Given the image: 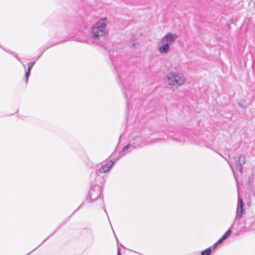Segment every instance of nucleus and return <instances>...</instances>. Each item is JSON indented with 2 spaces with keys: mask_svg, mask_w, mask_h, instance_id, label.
<instances>
[{
  "mask_svg": "<svg viewBox=\"0 0 255 255\" xmlns=\"http://www.w3.org/2000/svg\"><path fill=\"white\" fill-rule=\"evenodd\" d=\"M239 106H240L241 107H242V108H246V107H243V106H242V104H241L240 103H239Z\"/></svg>",
  "mask_w": 255,
  "mask_h": 255,
  "instance_id": "aec40b11",
  "label": "nucleus"
},
{
  "mask_svg": "<svg viewBox=\"0 0 255 255\" xmlns=\"http://www.w3.org/2000/svg\"><path fill=\"white\" fill-rule=\"evenodd\" d=\"M162 44L163 45L158 48V51L160 54H166L169 51L170 45L166 43Z\"/></svg>",
  "mask_w": 255,
  "mask_h": 255,
  "instance_id": "1a4fd4ad",
  "label": "nucleus"
},
{
  "mask_svg": "<svg viewBox=\"0 0 255 255\" xmlns=\"http://www.w3.org/2000/svg\"><path fill=\"white\" fill-rule=\"evenodd\" d=\"M34 64H35L34 61L30 62L28 63L27 64V66H28L27 70L26 71L25 74L26 83H27L28 82V77L30 74L31 70Z\"/></svg>",
  "mask_w": 255,
  "mask_h": 255,
  "instance_id": "9d476101",
  "label": "nucleus"
},
{
  "mask_svg": "<svg viewBox=\"0 0 255 255\" xmlns=\"http://www.w3.org/2000/svg\"><path fill=\"white\" fill-rule=\"evenodd\" d=\"M235 166L237 170L242 172V166L246 162V157L244 155H241L238 157L234 158Z\"/></svg>",
  "mask_w": 255,
  "mask_h": 255,
  "instance_id": "39448f33",
  "label": "nucleus"
},
{
  "mask_svg": "<svg viewBox=\"0 0 255 255\" xmlns=\"http://www.w3.org/2000/svg\"><path fill=\"white\" fill-rule=\"evenodd\" d=\"M172 139L174 140H175V141H180V142H181V141H185V140L184 139V138L183 137H178L176 135L175 137H171Z\"/></svg>",
  "mask_w": 255,
  "mask_h": 255,
  "instance_id": "4468645a",
  "label": "nucleus"
},
{
  "mask_svg": "<svg viewBox=\"0 0 255 255\" xmlns=\"http://www.w3.org/2000/svg\"><path fill=\"white\" fill-rule=\"evenodd\" d=\"M117 255H121V250L119 248H118Z\"/></svg>",
  "mask_w": 255,
  "mask_h": 255,
  "instance_id": "a211bd4d",
  "label": "nucleus"
},
{
  "mask_svg": "<svg viewBox=\"0 0 255 255\" xmlns=\"http://www.w3.org/2000/svg\"><path fill=\"white\" fill-rule=\"evenodd\" d=\"M95 177H97V178H101L100 177L98 176L97 172L92 173L91 177L94 178Z\"/></svg>",
  "mask_w": 255,
  "mask_h": 255,
  "instance_id": "2eb2a0df",
  "label": "nucleus"
},
{
  "mask_svg": "<svg viewBox=\"0 0 255 255\" xmlns=\"http://www.w3.org/2000/svg\"><path fill=\"white\" fill-rule=\"evenodd\" d=\"M80 207H81V206H79V207H78V208L77 210H78L79 208H80Z\"/></svg>",
  "mask_w": 255,
  "mask_h": 255,
  "instance_id": "4be33fe9",
  "label": "nucleus"
},
{
  "mask_svg": "<svg viewBox=\"0 0 255 255\" xmlns=\"http://www.w3.org/2000/svg\"><path fill=\"white\" fill-rule=\"evenodd\" d=\"M102 188L99 185H94L90 188L88 195L87 200L92 202L97 199L101 195Z\"/></svg>",
  "mask_w": 255,
  "mask_h": 255,
  "instance_id": "7ed1b4c3",
  "label": "nucleus"
},
{
  "mask_svg": "<svg viewBox=\"0 0 255 255\" xmlns=\"http://www.w3.org/2000/svg\"><path fill=\"white\" fill-rule=\"evenodd\" d=\"M229 165H230V167L231 168L233 173H234V168H233V165L232 164H231L229 162H228Z\"/></svg>",
  "mask_w": 255,
  "mask_h": 255,
  "instance_id": "f3484780",
  "label": "nucleus"
},
{
  "mask_svg": "<svg viewBox=\"0 0 255 255\" xmlns=\"http://www.w3.org/2000/svg\"><path fill=\"white\" fill-rule=\"evenodd\" d=\"M128 86V87L127 88V87L126 86H125V89L126 91H124V92H125V95L127 99H128L129 98L131 97L130 88H129L128 87V86Z\"/></svg>",
  "mask_w": 255,
  "mask_h": 255,
  "instance_id": "f8f14e48",
  "label": "nucleus"
},
{
  "mask_svg": "<svg viewBox=\"0 0 255 255\" xmlns=\"http://www.w3.org/2000/svg\"><path fill=\"white\" fill-rule=\"evenodd\" d=\"M244 204L243 200L240 197L239 194H238V201L236 210V220H237L238 218L241 219L242 218V214L244 211Z\"/></svg>",
  "mask_w": 255,
  "mask_h": 255,
  "instance_id": "0eeeda50",
  "label": "nucleus"
},
{
  "mask_svg": "<svg viewBox=\"0 0 255 255\" xmlns=\"http://www.w3.org/2000/svg\"><path fill=\"white\" fill-rule=\"evenodd\" d=\"M107 19L103 18L95 23L91 28L90 36L89 43L99 45L102 42V39L108 32L107 28Z\"/></svg>",
  "mask_w": 255,
  "mask_h": 255,
  "instance_id": "f257e3e1",
  "label": "nucleus"
},
{
  "mask_svg": "<svg viewBox=\"0 0 255 255\" xmlns=\"http://www.w3.org/2000/svg\"><path fill=\"white\" fill-rule=\"evenodd\" d=\"M167 81L170 85L179 87L182 85L185 81L184 77L180 73L171 72L168 74Z\"/></svg>",
  "mask_w": 255,
  "mask_h": 255,
  "instance_id": "f03ea898",
  "label": "nucleus"
},
{
  "mask_svg": "<svg viewBox=\"0 0 255 255\" xmlns=\"http://www.w3.org/2000/svg\"><path fill=\"white\" fill-rule=\"evenodd\" d=\"M234 226V224H232L230 228L226 232V233L221 237V238L224 241L230 236L232 233L231 229Z\"/></svg>",
  "mask_w": 255,
  "mask_h": 255,
  "instance_id": "9b49d317",
  "label": "nucleus"
},
{
  "mask_svg": "<svg viewBox=\"0 0 255 255\" xmlns=\"http://www.w3.org/2000/svg\"><path fill=\"white\" fill-rule=\"evenodd\" d=\"M80 207H81V206H79V207H78V208L77 210H78L79 208H80Z\"/></svg>",
  "mask_w": 255,
  "mask_h": 255,
  "instance_id": "5701e85b",
  "label": "nucleus"
},
{
  "mask_svg": "<svg viewBox=\"0 0 255 255\" xmlns=\"http://www.w3.org/2000/svg\"><path fill=\"white\" fill-rule=\"evenodd\" d=\"M212 250L210 248H209L201 252V255H210Z\"/></svg>",
  "mask_w": 255,
  "mask_h": 255,
  "instance_id": "ddd939ff",
  "label": "nucleus"
},
{
  "mask_svg": "<svg viewBox=\"0 0 255 255\" xmlns=\"http://www.w3.org/2000/svg\"><path fill=\"white\" fill-rule=\"evenodd\" d=\"M116 161H109L106 164L102 165L99 168V172L100 173H106L109 171L111 167L114 165Z\"/></svg>",
  "mask_w": 255,
  "mask_h": 255,
  "instance_id": "6e6552de",
  "label": "nucleus"
},
{
  "mask_svg": "<svg viewBox=\"0 0 255 255\" xmlns=\"http://www.w3.org/2000/svg\"><path fill=\"white\" fill-rule=\"evenodd\" d=\"M177 38L176 34L168 32L160 39V43H166L171 45L175 42Z\"/></svg>",
  "mask_w": 255,
  "mask_h": 255,
  "instance_id": "20e7f679",
  "label": "nucleus"
},
{
  "mask_svg": "<svg viewBox=\"0 0 255 255\" xmlns=\"http://www.w3.org/2000/svg\"><path fill=\"white\" fill-rule=\"evenodd\" d=\"M10 53L14 56V57H16V55L14 54V53H11L10 52Z\"/></svg>",
  "mask_w": 255,
  "mask_h": 255,
  "instance_id": "412c9836",
  "label": "nucleus"
},
{
  "mask_svg": "<svg viewBox=\"0 0 255 255\" xmlns=\"http://www.w3.org/2000/svg\"><path fill=\"white\" fill-rule=\"evenodd\" d=\"M218 245V244H217V243H216L214 245H213V247L214 248H215L217 245Z\"/></svg>",
  "mask_w": 255,
  "mask_h": 255,
  "instance_id": "6ab92c4d",
  "label": "nucleus"
},
{
  "mask_svg": "<svg viewBox=\"0 0 255 255\" xmlns=\"http://www.w3.org/2000/svg\"><path fill=\"white\" fill-rule=\"evenodd\" d=\"M139 145H135L134 144L128 143L126 146H125L122 151L119 152V157L116 159V160H118L119 158L124 156L126 154H127L128 152H130L132 151L133 149H135Z\"/></svg>",
  "mask_w": 255,
  "mask_h": 255,
  "instance_id": "423d86ee",
  "label": "nucleus"
},
{
  "mask_svg": "<svg viewBox=\"0 0 255 255\" xmlns=\"http://www.w3.org/2000/svg\"><path fill=\"white\" fill-rule=\"evenodd\" d=\"M223 241L224 240L221 238L217 243V244H221Z\"/></svg>",
  "mask_w": 255,
  "mask_h": 255,
  "instance_id": "dca6fc26",
  "label": "nucleus"
},
{
  "mask_svg": "<svg viewBox=\"0 0 255 255\" xmlns=\"http://www.w3.org/2000/svg\"><path fill=\"white\" fill-rule=\"evenodd\" d=\"M104 211H105V212L106 213V210L105 209H104Z\"/></svg>",
  "mask_w": 255,
  "mask_h": 255,
  "instance_id": "b1692460",
  "label": "nucleus"
}]
</instances>
